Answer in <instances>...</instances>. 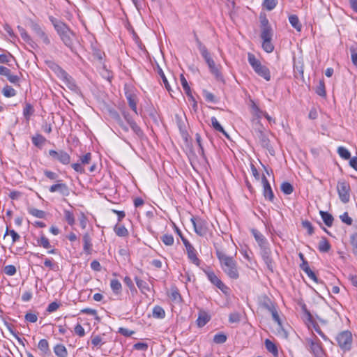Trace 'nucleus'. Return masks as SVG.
I'll use <instances>...</instances> for the list:
<instances>
[{
    "label": "nucleus",
    "mask_w": 357,
    "mask_h": 357,
    "mask_svg": "<svg viewBox=\"0 0 357 357\" xmlns=\"http://www.w3.org/2000/svg\"><path fill=\"white\" fill-rule=\"evenodd\" d=\"M301 268L303 271H304L307 275L312 279V270L308 266L307 261H304L301 264Z\"/></svg>",
    "instance_id": "680f3d73"
},
{
    "label": "nucleus",
    "mask_w": 357,
    "mask_h": 357,
    "mask_svg": "<svg viewBox=\"0 0 357 357\" xmlns=\"http://www.w3.org/2000/svg\"><path fill=\"white\" fill-rule=\"evenodd\" d=\"M278 4V0H264L262 6L267 10H273Z\"/></svg>",
    "instance_id": "49530a36"
},
{
    "label": "nucleus",
    "mask_w": 357,
    "mask_h": 357,
    "mask_svg": "<svg viewBox=\"0 0 357 357\" xmlns=\"http://www.w3.org/2000/svg\"><path fill=\"white\" fill-rule=\"evenodd\" d=\"M63 213L65 220H66L68 224L70 226L74 225L75 223V219L73 213L66 209L64 210Z\"/></svg>",
    "instance_id": "37998d69"
},
{
    "label": "nucleus",
    "mask_w": 357,
    "mask_h": 357,
    "mask_svg": "<svg viewBox=\"0 0 357 357\" xmlns=\"http://www.w3.org/2000/svg\"><path fill=\"white\" fill-rule=\"evenodd\" d=\"M38 349L42 351V353L45 354L50 352L47 341L45 339L40 340L38 343Z\"/></svg>",
    "instance_id": "603ef678"
},
{
    "label": "nucleus",
    "mask_w": 357,
    "mask_h": 357,
    "mask_svg": "<svg viewBox=\"0 0 357 357\" xmlns=\"http://www.w3.org/2000/svg\"><path fill=\"white\" fill-rule=\"evenodd\" d=\"M241 319V314L238 312H233L229 314V321L230 323H238Z\"/></svg>",
    "instance_id": "0e129e2a"
},
{
    "label": "nucleus",
    "mask_w": 357,
    "mask_h": 357,
    "mask_svg": "<svg viewBox=\"0 0 357 357\" xmlns=\"http://www.w3.org/2000/svg\"><path fill=\"white\" fill-rule=\"evenodd\" d=\"M328 321L326 319L319 317L317 314L314 316V330L319 335H324L321 330V327L324 328L327 327Z\"/></svg>",
    "instance_id": "6ab92c4d"
},
{
    "label": "nucleus",
    "mask_w": 357,
    "mask_h": 357,
    "mask_svg": "<svg viewBox=\"0 0 357 357\" xmlns=\"http://www.w3.org/2000/svg\"><path fill=\"white\" fill-rule=\"evenodd\" d=\"M181 83L188 97H191L192 91L190 87L183 74L180 76Z\"/></svg>",
    "instance_id": "ea45409f"
},
{
    "label": "nucleus",
    "mask_w": 357,
    "mask_h": 357,
    "mask_svg": "<svg viewBox=\"0 0 357 357\" xmlns=\"http://www.w3.org/2000/svg\"><path fill=\"white\" fill-rule=\"evenodd\" d=\"M319 213L325 225L328 227H331L334 220L333 215L329 213L323 211H320Z\"/></svg>",
    "instance_id": "cd10ccee"
},
{
    "label": "nucleus",
    "mask_w": 357,
    "mask_h": 357,
    "mask_svg": "<svg viewBox=\"0 0 357 357\" xmlns=\"http://www.w3.org/2000/svg\"><path fill=\"white\" fill-rule=\"evenodd\" d=\"M248 60L250 65L258 75L262 77L266 81H269L271 79L269 69L266 66L262 65L261 61L257 59L253 54L250 52L248 54Z\"/></svg>",
    "instance_id": "423d86ee"
},
{
    "label": "nucleus",
    "mask_w": 357,
    "mask_h": 357,
    "mask_svg": "<svg viewBox=\"0 0 357 357\" xmlns=\"http://www.w3.org/2000/svg\"><path fill=\"white\" fill-rule=\"evenodd\" d=\"M337 153L339 154V155L344 159V160H349L351 158V153L349 151V150L347 149H346L345 147H343V146H340L338 147L337 149Z\"/></svg>",
    "instance_id": "de8ad7c7"
},
{
    "label": "nucleus",
    "mask_w": 357,
    "mask_h": 357,
    "mask_svg": "<svg viewBox=\"0 0 357 357\" xmlns=\"http://www.w3.org/2000/svg\"><path fill=\"white\" fill-rule=\"evenodd\" d=\"M110 287L114 294L118 295L121 292L122 285L116 279H112L110 282Z\"/></svg>",
    "instance_id": "72a5a7b5"
},
{
    "label": "nucleus",
    "mask_w": 357,
    "mask_h": 357,
    "mask_svg": "<svg viewBox=\"0 0 357 357\" xmlns=\"http://www.w3.org/2000/svg\"><path fill=\"white\" fill-rule=\"evenodd\" d=\"M32 143L37 147H41L46 142V139L40 134H36L31 137Z\"/></svg>",
    "instance_id": "f704fd0d"
},
{
    "label": "nucleus",
    "mask_w": 357,
    "mask_h": 357,
    "mask_svg": "<svg viewBox=\"0 0 357 357\" xmlns=\"http://www.w3.org/2000/svg\"><path fill=\"white\" fill-rule=\"evenodd\" d=\"M351 58L353 64L357 68V48L353 45L350 47Z\"/></svg>",
    "instance_id": "4d7b16f0"
},
{
    "label": "nucleus",
    "mask_w": 357,
    "mask_h": 357,
    "mask_svg": "<svg viewBox=\"0 0 357 357\" xmlns=\"http://www.w3.org/2000/svg\"><path fill=\"white\" fill-rule=\"evenodd\" d=\"M153 317L156 319H163L165 317L164 309L160 305H155L153 309Z\"/></svg>",
    "instance_id": "c9c22d12"
},
{
    "label": "nucleus",
    "mask_w": 357,
    "mask_h": 357,
    "mask_svg": "<svg viewBox=\"0 0 357 357\" xmlns=\"http://www.w3.org/2000/svg\"><path fill=\"white\" fill-rule=\"evenodd\" d=\"M252 234L260 248L268 245V243L266 238L262 234H261L256 229L252 230Z\"/></svg>",
    "instance_id": "393cba45"
},
{
    "label": "nucleus",
    "mask_w": 357,
    "mask_h": 357,
    "mask_svg": "<svg viewBox=\"0 0 357 357\" xmlns=\"http://www.w3.org/2000/svg\"><path fill=\"white\" fill-rule=\"evenodd\" d=\"M49 155L54 160H57L63 165H68L70 162V155L63 150L55 151L51 149L49 151Z\"/></svg>",
    "instance_id": "9d476101"
},
{
    "label": "nucleus",
    "mask_w": 357,
    "mask_h": 357,
    "mask_svg": "<svg viewBox=\"0 0 357 357\" xmlns=\"http://www.w3.org/2000/svg\"><path fill=\"white\" fill-rule=\"evenodd\" d=\"M54 351L58 357H66L68 356L67 350L62 344H56L54 348Z\"/></svg>",
    "instance_id": "4c0bfd02"
},
{
    "label": "nucleus",
    "mask_w": 357,
    "mask_h": 357,
    "mask_svg": "<svg viewBox=\"0 0 357 357\" xmlns=\"http://www.w3.org/2000/svg\"><path fill=\"white\" fill-rule=\"evenodd\" d=\"M190 221L193 225L195 233L200 236H204L208 231V222L199 217H192Z\"/></svg>",
    "instance_id": "0eeeda50"
},
{
    "label": "nucleus",
    "mask_w": 357,
    "mask_h": 357,
    "mask_svg": "<svg viewBox=\"0 0 357 357\" xmlns=\"http://www.w3.org/2000/svg\"><path fill=\"white\" fill-rule=\"evenodd\" d=\"M48 68L52 70L56 77L60 79L66 86L73 92H77L79 88L76 84L75 79L58 63L53 61H46Z\"/></svg>",
    "instance_id": "7ed1b4c3"
},
{
    "label": "nucleus",
    "mask_w": 357,
    "mask_h": 357,
    "mask_svg": "<svg viewBox=\"0 0 357 357\" xmlns=\"http://www.w3.org/2000/svg\"><path fill=\"white\" fill-rule=\"evenodd\" d=\"M254 132L255 139L258 142L259 145L262 148L267 149L271 155H274L275 150L271 144L268 138V132L265 130L261 124H259L258 126L255 128Z\"/></svg>",
    "instance_id": "39448f33"
},
{
    "label": "nucleus",
    "mask_w": 357,
    "mask_h": 357,
    "mask_svg": "<svg viewBox=\"0 0 357 357\" xmlns=\"http://www.w3.org/2000/svg\"><path fill=\"white\" fill-rule=\"evenodd\" d=\"M335 340L344 351H349L351 349L352 336H335Z\"/></svg>",
    "instance_id": "f8f14e48"
},
{
    "label": "nucleus",
    "mask_w": 357,
    "mask_h": 357,
    "mask_svg": "<svg viewBox=\"0 0 357 357\" xmlns=\"http://www.w3.org/2000/svg\"><path fill=\"white\" fill-rule=\"evenodd\" d=\"M316 93L321 97H326V92L325 89V84L323 79L319 81V86L316 89Z\"/></svg>",
    "instance_id": "864d4df0"
},
{
    "label": "nucleus",
    "mask_w": 357,
    "mask_h": 357,
    "mask_svg": "<svg viewBox=\"0 0 357 357\" xmlns=\"http://www.w3.org/2000/svg\"><path fill=\"white\" fill-rule=\"evenodd\" d=\"M299 305L301 307V319L307 326V327L310 329L311 325H312V315L310 312L307 309L306 305L303 303H300Z\"/></svg>",
    "instance_id": "ddd939ff"
},
{
    "label": "nucleus",
    "mask_w": 357,
    "mask_h": 357,
    "mask_svg": "<svg viewBox=\"0 0 357 357\" xmlns=\"http://www.w3.org/2000/svg\"><path fill=\"white\" fill-rule=\"evenodd\" d=\"M132 130L134 132V133L139 137L142 138L144 137V132L141 129V128L137 125V123L134 121L131 122V123L129 125Z\"/></svg>",
    "instance_id": "79ce46f5"
},
{
    "label": "nucleus",
    "mask_w": 357,
    "mask_h": 357,
    "mask_svg": "<svg viewBox=\"0 0 357 357\" xmlns=\"http://www.w3.org/2000/svg\"><path fill=\"white\" fill-rule=\"evenodd\" d=\"M202 93H203L204 97L205 98V100L207 102H217L216 98L212 93L208 91L207 90H203Z\"/></svg>",
    "instance_id": "6e6d98bb"
},
{
    "label": "nucleus",
    "mask_w": 357,
    "mask_h": 357,
    "mask_svg": "<svg viewBox=\"0 0 357 357\" xmlns=\"http://www.w3.org/2000/svg\"><path fill=\"white\" fill-rule=\"evenodd\" d=\"M289 22L291 25L296 29L298 31H301V24L300 23L299 19L296 15H291L289 17Z\"/></svg>",
    "instance_id": "c756f323"
},
{
    "label": "nucleus",
    "mask_w": 357,
    "mask_h": 357,
    "mask_svg": "<svg viewBox=\"0 0 357 357\" xmlns=\"http://www.w3.org/2000/svg\"><path fill=\"white\" fill-rule=\"evenodd\" d=\"M49 19L63 44L73 52V36H75L73 31L62 21L52 16Z\"/></svg>",
    "instance_id": "f257e3e1"
},
{
    "label": "nucleus",
    "mask_w": 357,
    "mask_h": 357,
    "mask_svg": "<svg viewBox=\"0 0 357 357\" xmlns=\"http://www.w3.org/2000/svg\"><path fill=\"white\" fill-rule=\"evenodd\" d=\"M11 59H13V56L10 53L0 54V63H1L7 64Z\"/></svg>",
    "instance_id": "bf43d9fd"
},
{
    "label": "nucleus",
    "mask_w": 357,
    "mask_h": 357,
    "mask_svg": "<svg viewBox=\"0 0 357 357\" xmlns=\"http://www.w3.org/2000/svg\"><path fill=\"white\" fill-rule=\"evenodd\" d=\"M337 190L339 198L344 204L348 203L350 199V185L346 181H338L337 184Z\"/></svg>",
    "instance_id": "1a4fd4ad"
},
{
    "label": "nucleus",
    "mask_w": 357,
    "mask_h": 357,
    "mask_svg": "<svg viewBox=\"0 0 357 357\" xmlns=\"http://www.w3.org/2000/svg\"><path fill=\"white\" fill-rule=\"evenodd\" d=\"M168 296L173 302L176 303H180L182 301L179 290L176 286L171 287L170 292L169 293Z\"/></svg>",
    "instance_id": "5701e85b"
},
{
    "label": "nucleus",
    "mask_w": 357,
    "mask_h": 357,
    "mask_svg": "<svg viewBox=\"0 0 357 357\" xmlns=\"http://www.w3.org/2000/svg\"><path fill=\"white\" fill-rule=\"evenodd\" d=\"M105 342L102 340L100 336H91V339L87 341V344H91L92 349H99Z\"/></svg>",
    "instance_id": "b1692460"
},
{
    "label": "nucleus",
    "mask_w": 357,
    "mask_h": 357,
    "mask_svg": "<svg viewBox=\"0 0 357 357\" xmlns=\"http://www.w3.org/2000/svg\"><path fill=\"white\" fill-rule=\"evenodd\" d=\"M158 73L160 75V77H161V79H162V82H163L167 90L170 91V90H171L170 85L167 81V79L164 72L162 71V68L159 66H158Z\"/></svg>",
    "instance_id": "3c124183"
},
{
    "label": "nucleus",
    "mask_w": 357,
    "mask_h": 357,
    "mask_svg": "<svg viewBox=\"0 0 357 357\" xmlns=\"http://www.w3.org/2000/svg\"><path fill=\"white\" fill-rule=\"evenodd\" d=\"M37 245L41 246L45 249H48L52 247L49 239L43 234H42L40 237L37 239Z\"/></svg>",
    "instance_id": "e433bc0d"
},
{
    "label": "nucleus",
    "mask_w": 357,
    "mask_h": 357,
    "mask_svg": "<svg viewBox=\"0 0 357 357\" xmlns=\"http://www.w3.org/2000/svg\"><path fill=\"white\" fill-rule=\"evenodd\" d=\"M4 273L9 276H13L16 273V268L14 265H7L4 267Z\"/></svg>",
    "instance_id": "13d9d810"
},
{
    "label": "nucleus",
    "mask_w": 357,
    "mask_h": 357,
    "mask_svg": "<svg viewBox=\"0 0 357 357\" xmlns=\"http://www.w3.org/2000/svg\"><path fill=\"white\" fill-rule=\"evenodd\" d=\"M82 240H83V243H84V245H83L84 252L86 255L91 254L93 245L91 243V238L90 235L88 233L84 234L83 235Z\"/></svg>",
    "instance_id": "4be33fe9"
},
{
    "label": "nucleus",
    "mask_w": 357,
    "mask_h": 357,
    "mask_svg": "<svg viewBox=\"0 0 357 357\" xmlns=\"http://www.w3.org/2000/svg\"><path fill=\"white\" fill-rule=\"evenodd\" d=\"M34 109L31 104L26 103L25 107L23 109V115L24 118L29 121L31 116L33 114Z\"/></svg>",
    "instance_id": "a19ab883"
},
{
    "label": "nucleus",
    "mask_w": 357,
    "mask_h": 357,
    "mask_svg": "<svg viewBox=\"0 0 357 357\" xmlns=\"http://www.w3.org/2000/svg\"><path fill=\"white\" fill-rule=\"evenodd\" d=\"M207 65L210 72L215 76V79L218 81L224 82L223 76L220 71L219 70V69L218 68V67L216 66L213 59L209 63H207Z\"/></svg>",
    "instance_id": "aec40b11"
},
{
    "label": "nucleus",
    "mask_w": 357,
    "mask_h": 357,
    "mask_svg": "<svg viewBox=\"0 0 357 357\" xmlns=\"http://www.w3.org/2000/svg\"><path fill=\"white\" fill-rule=\"evenodd\" d=\"M60 307V303L54 301L50 303L47 307V312L52 313L56 311Z\"/></svg>",
    "instance_id": "e2e57ef3"
},
{
    "label": "nucleus",
    "mask_w": 357,
    "mask_h": 357,
    "mask_svg": "<svg viewBox=\"0 0 357 357\" xmlns=\"http://www.w3.org/2000/svg\"><path fill=\"white\" fill-rule=\"evenodd\" d=\"M31 27L32 30L34 31L36 35L43 40V42L45 45H50V40L48 37V36L45 33V31L42 29L40 26L35 22H32Z\"/></svg>",
    "instance_id": "f3484780"
},
{
    "label": "nucleus",
    "mask_w": 357,
    "mask_h": 357,
    "mask_svg": "<svg viewBox=\"0 0 357 357\" xmlns=\"http://www.w3.org/2000/svg\"><path fill=\"white\" fill-rule=\"evenodd\" d=\"M340 220L342 222L347 224V225H351L353 222V220L348 215L347 212H344L342 215L340 216Z\"/></svg>",
    "instance_id": "052dcab7"
},
{
    "label": "nucleus",
    "mask_w": 357,
    "mask_h": 357,
    "mask_svg": "<svg viewBox=\"0 0 357 357\" xmlns=\"http://www.w3.org/2000/svg\"><path fill=\"white\" fill-rule=\"evenodd\" d=\"M186 251L188 254V257L189 259L196 266H199L200 265L201 261L197 256V251L192 246V245L186 248Z\"/></svg>",
    "instance_id": "412c9836"
},
{
    "label": "nucleus",
    "mask_w": 357,
    "mask_h": 357,
    "mask_svg": "<svg viewBox=\"0 0 357 357\" xmlns=\"http://www.w3.org/2000/svg\"><path fill=\"white\" fill-rule=\"evenodd\" d=\"M261 183L263 185V195L265 199L273 202L274 199V194L265 175H263L261 177Z\"/></svg>",
    "instance_id": "2eb2a0df"
},
{
    "label": "nucleus",
    "mask_w": 357,
    "mask_h": 357,
    "mask_svg": "<svg viewBox=\"0 0 357 357\" xmlns=\"http://www.w3.org/2000/svg\"><path fill=\"white\" fill-rule=\"evenodd\" d=\"M261 306L266 310L271 311L275 307V304L271 301V300L267 297L264 296L261 301Z\"/></svg>",
    "instance_id": "7c9ffc66"
},
{
    "label": "nucleus",
    "mask_w": 357,
    "mask_h": 357,
    "mask_svg": "<svg viewBox=\"0 0 357 357\" xmlns=\"http://www.w3.org/2000/svg\"><path fill=\"white\" fill-rule=\"evenodd\" d=\"M125 96L128 100L129 107L136 114H137L138 113H137V95L132 91H126L125 92Z\"/></svg>",
    "instance_id": "a211bd4d"
},
{
    "label": "nucleus",
    "mask_w": 357,
    "mask_h": 357,
    "mask_svg": "<svg viewBox=\"0 0 357 357\" xmlns=\"http://www.w3.org/2000/svg\"><path fill=\"white\" fill-rule=\"evenodd\" d=\"M79 160L82 165L89 164L91 161V153H87L80 157Z\"/></svg>",
    "instance_id": "69168bd1"
},
{
    "label": "nucleus",
    "mask_w": 357,
    "mask_h": 357,
    "mask_svg": "<svg viewBox=\"0 0 357 357\" xmlns=\"http://www.w3.org/2000/svg\"><path fill=\"white\" fill-rule=\"evenodd\" d=\"M265 346L266 349L271 352L275 357H277L278 355V351L276 345L271 342L270 340L266 339L265 340Z\"/></svg>",
    "instance_id": "2f4dec72"
},
{
    "label": "nucleus",
    "mask_w": 357,
    "mask_h": 357,
    "mask_svg": "<svg viewBox=\"0 0 357 357\" xmlns=\"http://www.w3.org/2000/svg\"><path fill=\"white\" fill-rule=\"evenodd\" d=\"M317 248L319 252L326 253L328 252L331 248V245L328 241V239L325 237L321 238L318 243Z\"/></svg>",
    "instance_id": "a878e982"
},
{
    "label": "nucleus",
    "mask_w": 357,
    "mask_h": 357,
    "mask_svg": "<svg viewBox=\"0 0 357 357\" xmlns=\"http://www.w3.org/2000/svg\"><path fill=\"white\" fill-rule=\"evenodd\" d=\"M195 40L197 46L198 50L200 52V54L204 59L206 63H209L213 60V58L211 56V54L208 51L206 47L200 41L198 36L196 33L194 34Z\"/></svg>",
    "instance_id": "dca6fc26"
},
{
    "label": "nucleus",
    "mask_w": 357,
    "mask_h": 357,
    "mask_svg": "<svg viewBox=\"0 0 357 357\" xmlns=\"http://www.w3.org/2000/svg\"><path fill=\"white\" fill-rule=\"evenodd\" d=\"M260 38L262 40L261 47L266 52L271 53L274 50V45L272 43L273 29L266 16L260 17Z\"/></svg>",
    "instance_id": "f03ea898"
},
{
    "label": "nucleus",
    "mask_w": 357,
    "mask_h": 357,
    "mask_svg": "<svg viewBox=\"0 0 357 357\" xmlns=\"http://www.w3.org/2000/svg\"><path fill=\"white\" fill-rule=\"evenodd\" d=\"M261 256L266 264L268 269L272 273L274 271V261L271 257V251L268 245L260 248Z\"/></svg>",
    "instance_id": "9b49d317"
},
{
    "label": "nucleus",
    "mask_w": 357,
    "mask_h": 357,
    "mask_svg": "<svg viewBox=\"0 0 357 357\" xmlns=\"http://www.w3.org/2000/svg\"><path fill=\"white\" fill-rule=\"evenodd\" d=\"M24 319L27 322L36 323L38 320V313L29 312L25 314Z\"/></svg>",
    "instance_id": "5fc2aeb1"
},
{
    "label": "nucleus",
    "mask_w": 357,
    "mask_h": 357,
    "mask_svg": "<svg viewBox=\"0 0 357 357\" xmlns=\"http://www.w3.org/2000/svg\"><path fill=\"white\" fill-rule=\"evenodd\" d=\"M136 284L143 294L150 291V287L148 283L138 278H135Z\"/></svg>",
    "instance_id": "473e14b6"
},
{
    "label": "nucleus",
    "mask_w": 357,
    "mask_h": 357,
    "mask_svg": "<svg viewBox=\"0 0 357 357\" xmlns=\"http://www.w3.org/2000/svg\"><path fill=\"white\" fill-rule=\"evenodd\" d=\"M17 29L20 33L22 38L24 40V41L33 47V41L31 39V38L30 37V36L28 34L26 31L23 27H22L20 26H17Z\"/></svg>",
    "instance_id": "c85d7f7f"
},
{
    "label": "nucleus",
    "mask_w": 357,
    "mask_h": 357,
    "mask_svg": "<svg viewBox=\"0 0 357 357\" xmlns=\"http://www.w3.org/2000/svg\"><path fill=\"white\" fill-rule=\"evenodd\" d=\"M44 174L45 175V176L47 178H48L49 179L52 180V181L57 180V178L59 177L57 174H56L55 172H53L52 171L47 170V169H45L44 171Z\"/></svg>",
    "instance_id": "338daca9"
},
{
    "label": "nucleus",
    "mask_w": 357,
    "mask_h": 357,
    "mask_svg": "<svg viewBox=\"0 0 357 357\" xmlns=\"http://www.w3.org/2000/svg\"><path fill=\"white\" fill-rule=\"evenodd\" d=\"M211 125L213 126V128L216 130V131H218V132H222L227 138H229V135L227 134V132L225 130V129L223 128V127L220 125V123L218 122V121L217 120V119L214 116L211 117Z\"/></svg>",
    "instance_id": "bb28decb"
},
{
    "label": "nucleus",
    "mask_w": 357,
    "mask_h": 357,
    "mask_svg": "<svg viewBox=\"0 0 357 357\" xmlns=\"http://www.w3.org/2000/svg\"><path fill=\"white\" fill-rule=\"evenodd\" d=\"M61 181H58L61 182ZM50 192H59L62 196L68 197L70 195V189L64 183H58L51 185L49 188Z\"/></svg>",
    "instance_id": "4468645a"
},
{
    "label": "nucleus",
    "mask_w": 357,
    "mask_h": 357,
    "mask_svg": "<svg viewBox=\"0 0 357 357\" xmlns=\"http://www.w3.org/2000/svg\"><path fill=\"white\" fill-rule=\"evenodd\" d=\"M218 259L222 271L229 278L234 280L239 278L237 263L232 257L227 256L223 252L218 251Z\"/></svg>",
    "instance_id": "20e7f679"
},
{
    "label": "nucleus",
    "mask_w": 357,
    "mask_h": 357,
    "mask_svg": "<svg viewBox=\"0 0 357 357\" xmlns=\"http://www.w3.org/2000/svg\"><path fill=\"white\" fill-rule=\"evenodd\" d=\"M136 350L146 351L148 349V344L145 342H137L133 345Z\"/></svg>",
    "instance_id": "774afa93"
},
{
    "label": "nucleus",
    "mask_w": 357,
    "mask_h": 357,
    "mask_svg": "<svg viewBox=\"0 0 357 357\" xmlns=\"http://www.w3.org/2000/svg\"><path fill=\"white\" fill-rule=\"evenodd\" d=\"M114 230L118 236L125 237L128 235V231L123 225H116Z\"/></svg>",
    "instance_id": "58836bf2"
},
{
    "label": "nucleus",
    "mask_w": 357,
    "mask_h": 357,
    "mask_svg": "<svg viewBox=\"0 0 357 357\" xmlns=\"http://www.w3.org/2000/svg\"><path fill=\"white\" fill-rule=\"evenodd\" d=\"M162 242L167 245L171 246L174 244V239L172 234H165L162 236H161Z\"/></svg>",
    "instance_id": "09e8293b"
},
{
    "label": "nucleus",
    "mask_w": 357,
    "mask_h": 357,
    "mask_svg": "<svg viewBox=\"0 0 357 357\" xmlns=\"http://www.w3.org/2000/svg\"><path fill=\"white\" fill-rule=\"evenodd\" d=\"M29 212L31 215L38 218H44L45 217V212L35 208H30Z\"/></svg>",
    "instance_id": "8fccbe9b"
},
{
    "label": "nucleus",
    "mask_w": 357,
    "mask_h": 357,
    "mask_svg": "<svg viewBox=\"0 0 357 357\" xmlns=\"http://www.w3.org/2000/svg\"><path fill=\"white\" fill-rule=\"evenodd\" d=\"M2 93L5 97L10 98L16 95V91L12 86L6 85L3 88Z\"/></svg>",
    "instance_id": "c03bdc74"
},
{
    "label": "nucleus",
    "mask_w": 357,
    "mask_h": 357,
    "mask_svg": "<svg viewBox=\"0 0 357 357\" xmlns=\"http://www.w3.org/2000/svg\"><path fill=\"white\" fill-rule=\"evenodd\" d=\"M208 280L224 294H227L229 288L222 282V280L215 275L211 268L203 270Z\"/></svg>",
    "instance_id": "6e6552de"
},
{
    "label": "nucleus",
    "mask_w": 357,
    "mask_h": 357,
    "mask_svg": "<svg viewBox=\"0 0 357 357\" xmlns=\"http://www.w3.org/2000/svg\"><path fill=\"white\" fill-rule=\"evenodd\" d=\"M281 191L285 195H290L294 191L293 185L289 182H283L280 187Z\"/></svg>",
    "instance_id": "a18cd8bd"
}]
</instances>
